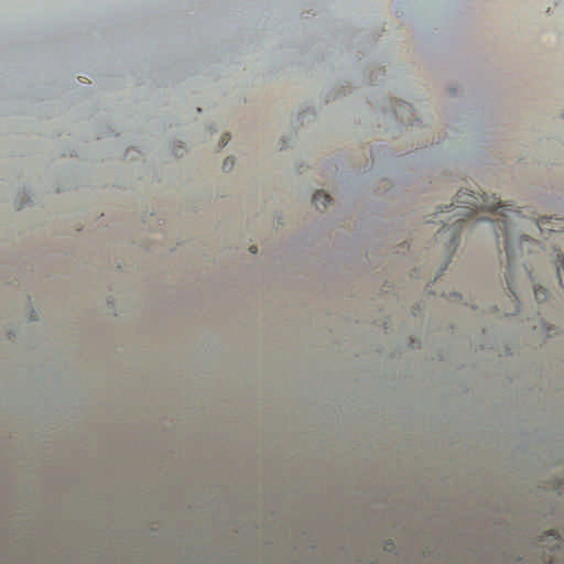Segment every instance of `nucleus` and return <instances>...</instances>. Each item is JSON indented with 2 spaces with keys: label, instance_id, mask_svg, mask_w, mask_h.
Masks as SVG:
<instances>
[{
  "label": "nucleus",
  "instance_id": "nucleus-1",
  "mask_svg": "<svg viewBox=\"0 0 564 564\" xmlns=\"http://www.w3.org/2000/svg\"><path fill=\"white\" fill-rule=\"evenodd\" d=\"M453 217L456 218L453 221V226L458 230L462 229V224L467 219L471 218L475 208H487L495 210L497 218L492 221L496 236L505 238V251L508 261V273H507V285L512 295L516 296V290L511 280V267L516 260L518 251H522L524 247L532 248L538 245L536 241L531 240L528 236H518L516 234L517 228L524 227V219L520 215V212L513 210L506 205H501L499 202L494 200L491 204H487L485 199L479 203V198L468 192H458L456 194L455 204H451Z\"/></svg>",
  "mask_w": 564,
  "mask_h": 564
},
{
  "label": "nucleus",
  "instance_id": "nucleus-2",
  "mask_svg": "<svg viewBox=\"0 0 564 564\" xmlns=\"http://www.w3.org/2000/svg\"><path fill=\"white\" fill-rule=\"evenodd\" d=\"M330 202V196L324 191H317L313 195V204L317 209L325 208Z\"/></svg>",
  "mask_w": 564,
  "mask_h": 564
},
{
  "label": "nucleus",
  "instance_id": "nucleus-3",
  "mask_svg": "<svg viewBox=\"0 0 564 564\" xmlns=\"http://www.w3.org/2000/svg\"><path fill=\"white\" fill-rule=\"evenodd\" d=\"M556 269H557V276H558L560 284L564 289V257L563 256L557 257Z\"/></svg>",
  "mask_w": 564,
  "mask_h": 564
},
{
  "label": "nucleus",
  "instance_id": "nucleus-4",
  "mask_svg": "<svg viewBox=\"0 0 564 564\" xmlns=\"http://www.w3.org/2000/svg\"><path fill=\"white\" fill-rule=\"evenodd\" d=\"M534 295H535L536 301L542 302L547 299V291L542 286H538L534 290Z\"/></svg>",
  "mask_w": 564,
  "mask_h": 564
},
{
  "label": "nucleus",
  "instance_id": "nucleus-5",
  "mask_svg": "<svg viewBox=\"0 0 564 564\" xmlns=\"http://www.w3.org/2000/svg\"><path fill=\"white\" fill-rule=\"evenodd\" d=\"M234 164H235V162H234L231 159H226V160L224 161V169H226V167H230V166H232Z\"/></svg>",
  "mask_w": 564,
  "mask_h": 564
},
{
  "label": "nucleus",
  "instance_id": "nucleus-6",
  "mask_svg": "<svg viewBox=\"0 0 564 564\" xmlns=\"http://www.w3.org/2000/svg\"><path fill=\"white\" fill-rule=\"evenodd\" d=\"M227 141H228V137L225 134V135H223V137H221V139H220V144H221V145H225V144L227 143Z\"/></svg>",
  "mask_w": 564,
  "mask_h": 564
},
{
  "label": "nucleus",
  "instance_id": "nucleus-7",
  "mask_svg": "<svg viewBox=\"0 0 564 564\" xmlns=\"http://www.w3.org/2000/svg\"><path fill=\"white\" fill-rule=\"evenodd\" d=\"M257 250H258L257 246H251V247H250V251H251L252 253H256V252H257Z\"/></svg>",
  "mask_w": 564,
  "mask_h": 564
}]
</instances>
